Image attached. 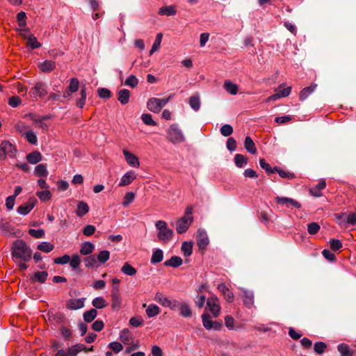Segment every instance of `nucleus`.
Masks as SVG:
<instances>
[{"label":"nucleus","mask_w":356,"mask_h":356,"mask_svg":"<svg viewBox=\"0 0 356 356\" xmlns=\"http://www.w3.org/2000/svg\"><path fill=\"white\" fill-rule=\"evenodd\" d=\"M136 177L135 172L132 170L127 172L120 179V186H125L130 184Z\"/></svg>","instance_id":"15"},{"label":"nucleus","mask_w":356,"mask_h":356,"mask_svg":"<svg viewBox=\"0 0 356 356\" xmlns=\"http://www.w3.org/2000/svg\"><path fill=\"white\" fill-rule=\"evenodd\" d=\"M189 104L195 111H199L200 108V98L198 95H195L189 98Z\"/></svg>","instance_id":"35"},{"label":"nucleus","mask_w":356,"mask_h":356,"mask_svg":"<svg viewBox=\"0 0 356 356\" xmlns=\"http://www.w3.org/2000/svg\"><path fill=\"white\" fill-rule=\"evenodd\" d=\"M98 264L99 266L101 264H104L106 263L110 258V252L108 250H102L96 256Z\"/></svg>","instance_id":"37"},{"label":"nucleus","mask_w":356,"mask_h":356,"mask_svg":"<svg viewBox=\"0 0 356 356\" xmlns=\"http://www.w3.org/2000/svg\"><path fill=\"white\" fill-rule=\"evenodd\" d=\"M235 165L238 168H243L248 163V159L242 154H237L234 156Z\"/></svg>","instance_id":"42"},{"label":"nucleus","mask_w":356,"mask_h":356,"mask_svg":"<svg viewBox=\"0 0 356 356\" xmlns=\"http://www.w3.org/2000/svg\"><path fill=\"white\" fill-rule=\"evenodd\" d=\"M54 245L47 241H43L38 245V249L39 250L46 253L52 251L54 250Z\"/></svg>","instance_id":"45"},{"label":"nucleus","mask_w":356,"mask_h":356,"mask_svg":"<svg viewBox=\"0 0 356 356\" xmlns=\"http://www.w3.org/2000/svg\"><path fill=\"white\" fill-rule=\"evenodd\" d=\"M134 198L135 194L133 192L126 193L122 202L123 207H128L134 200Z\"/></svg>","instance_id":"50"},{"label":"nucleus","mask_w":356,"mask_h":356,"mask_svg":"<svg viewBox=\"0 0 356 356\" xmlns=\"http://www.w3.org/2000/svg\"><path fill=\"white\" fill-rule=\"evenodd\" d=\"M168 139L172 143H181L185 141L182 131L177 124H172L167 131Z\"/></svg>","instance_id":"4"},{"label":"nucleus","mask_w":356,"mask_h":356,"mask_svg":"<svg viewBox=\"0 0 356 356\" xmlns=\"http://www.w3.org/2000/svg\"><path fill=\"white\" fill-rule=\"evenodd\" d=\"M11 254L14 259L26 262L31 258L32 250L23 240L18 239L13 243Z\"/></svg>","instance_id":"1"},{"label":"nucleus","mask_w":356,"mask_h":356,"mask_svg":"<svg viewBox=\"0 0 356 356\" xmlns=\"http://www.w3.org/2000/svg\"><path fill=\"white\" fill-rule=\"evenodd\" d=\"M158 98L156 97H152L149 99V100L147 102V108L152 112L154 113H159L161 108L159 105V102H157Z\"/></svg>","instance_id":"17"},{"label":"nucleus","mask_w":356,"mask_h":356,"mask_svg":"<svg viewBox=\"0 0 356 356\" xmlns=\"http://www.w3.org/2000/svg\"><path fill=\"white\" fill-rule=\"evenodd\" d=\"M209 242L207 232L199 229L197 234V244L200 250L206 249Z\"/></svg>","instance_id":"10"},{"label":"nucleus","mask_w":356,"mask_h":356,"mask_svg":"<svg viewBox=\"0 0 356 356\" xmlns=\"http://www.w3.org/2000/svg\"><path fill=\"white\" fill-rule=\"evenodd\" d=\"M244 147L245 149L250 154H254L257 152V149L254 143L250 136L245 137Z\"/></svg>","instance_id":"31"},{"label":"nucleus","mask_w":356,"mask_h":356,"mask_svg":"<svg viewBox=\"0 0 356 356\" xmlns=\"http://www.w3.org/2000/svg\"><path fill=\"white\" fill-rule=\"evenodd\" d=\"M37 196L42 202H46L51 199V193L49 190H44L42 191H38L36 193Z\"/></svg>","instance_id":"53"},{"label":"nucleus","mask_w":356,"mask_h":356,"mask_svg":"<svg viewBox=\"0 0 356 356\" xmlns=\"http://www.w3.org/2000/svg\"><path fill=\"white\" fill-rule=\"evenodd\" d=\"M69 263L71 268L76 270L81 264V258L79 255L74 254L72 258H70Z\"/></svg>","instance_id":"52"},{"label":"nucleus","mask_w":356,"mask_h":356,"mask_svg":"<svg viewBox=\"0 0 356 356\" xmlns=\"http://www.w3.org/2000/svg\"><path fill=\"white\" fill-rule=\"evenodd\" d=\"M203 326L208 330H212L213 321L211 320L209 315L204 314L202 315Z\"/></svg>","instance_id":"51"},{"label":"nucleus","mask_w":356,"mask_h":356,"mask_svg":"<svg viewBox=\"0 0 356 356\" xmlns=\"http://www.w3.org/2000/svg\"><path fill=\"white\" fill-rule=\"evenodd\" d=\"M22 136L31 145H36L38 138L35 133L32 130H29L22 134Z\"/></svg>","instance_id":"28"},{"label":"nucleus","mask_w":356,"mask_h":356,"mask_svg":"<svg viewBox=\"0 0 356 356\" xmlns=\"http://www.w3.org/2000/svg\"><path fill=\"white\" fill-rule=\"evenodd\" d=\"M48 276V273L46 271H37L35 273L33 277V281H38L40 283H44Z\"/></svg>","instance_id":"44"},{"label":"nucleus","mask_w":356,"mask_h":356,"mask_svg":"<svg viewBox=\"0 0 356 356\" xmlns=\"http://www.w3.org/2000/svg\"><path fill=\"white\" fill-rule=\"evenodd\" d=\"M94 249V244L91 242L86 241L81 245L80 253L82 255H88L93 252Z\"/></svg>","instance_id":"21"},{"label":"nucleus","mask_w":356,"mask_h":356,"mask_svg":"<svg viewBox=\"0 0 356 356\" xmlns=\"http://www.w3.org/2000/svg\"><path fill=\"white\" fill-rule=\"evenodd\" d=\"M163 258V252L161 249H157L153 252L151 258V263L153 264L161 262Z\"/></svg>","instance_id":"40"},{"label":"nucleus","mask_w":356,"mask_h":356,"mask_svg":"<svg viewBox=\"0 0 356 356\" xmlns=\"http://www.w3.org/2000/svg\"><path fill=\"white\" fill-rule=\"evenodd\" d=\"M79 81L76 78H72L70 81V85L68 86V90L71 93H74L79 90Z\"/></svg>","instance_id":"55"},{"label":"nucleus","mask_w":356,"mask_h":356,"mask_svg":"<svg viewBox=\"0 0 356 356\" xmlns=\"http://www.w3.org/2000/svg\"><path fill=\"white\" fill-rule=\"evenodd\" d=\"M83 261L85 264V266L87 268H97L99 266L95 254H91L90 256L86 257L83 259Z\"/></svg>","instance_id":"26"},{"label":"nucleus","mask_w":356,"mask_h":356,"mask_svg":"<svg viewBox=\"0 0 356 356\" xmlns=\"http://www.w3.org/2000/svg\"><path fill=\"white\" fill-rule=\"evenodd\" d=\"M120 339L124 344H129L132 339V334L128 329L122 330L120 333Z\"/></svg>","instance_id":"34"},{"label":"nucleus","mask_w":356,"mask_h":356,"mask_svg":"<svg viewBox=\"0 0 356 356\" xmlns=\"http://www.w3.org/2000/svg\"><path fill=\"white\" fill-rule=\"evenodd\" d=\"M192 214L193 208L188 207L185 210L184 216L176 222V231L178 234H183L188 230L193 220Z\"/></svg>","instance_id":"2"},{"label":"nucleus","mask_w":356,"mask_h":356,"mask_svg":"<svg viewBox=\"0 0 356 356\" xmlns=\"http://www.w3.org/2000/svg\"><path fill=\"white\" fill-rule=\"evenodd\" d=\"M275 202L277 204L285 205L287 208H301V204L294 199L287 197H276Z\"/></svg>","instance_id":"7"},{"label":"nucleus","mask_w":356,"mask_h":356,"mask_svg":"<svg viewBox=\"0 0 356 356\" xmlns=\"http://www.w3.org/2000/svg\"><path fill=\"white\" fill-rule=\"evenodd\" d=\"M241 291V296L243 302L245 307L250 309L254 305V293L252 291L248 290L245 288H239Z\"/></svg>","instance_id":"9"},{"label":"nucleus","mask_w":356,"mask_h":356,"mask_svg":"<svg viewBox=\"0 0 356 356\" xmlns=\"http://www.w3.org/2000/svg\"><path fill=\"white\" fill-rule=\"evenodd\" d=\"M159 15H163V16H173L175 15L177 13L176 7L175 6H163L159 8Z\"/></svg>","instance_id":"18"},{"label":"nucleus","mask_w":356,"mask_h":356,"mask_svg":"<svg viewBox=\"0 0 356 356\" xmlns=\"http://www.w3.org/2000/svg\"><path fill=\"white\" fill-rule=\"evenodd\" d=\"M26 13L23 11H21L19 13H17V22H18V24L20 27H25L26 26Z\"/></svg>","instance_id":"61"},{"label":"nucleus","mask_w":356,"mask_h":356,"mask_svg":"<svg viewBox=\"0 0 356 356\" xmlns=\"http://www.w3.org/2000/svg\"><path fill=\"white\" fill-rule=\"evenodd\" d=\"M141 120L147 125H156V122L152 119V115L149 113H143L141 115Z\"/></svg>","instance_id":"57"},{"label":"nucleus","mask_w":356,"mask_h":356,"mask_svg":"<svg viewBox=\"0 0 356 356\" xmlns=\"http://www.w3.org/2000/svg\"><path fill=\"white\" fill-rule=\"evenodd\" d=\"M207 307L210 312L214 317L218 316L220 312V306L218 303V300L216 297H211L207 299Z\"/></svg>","instance_id":"11"},{"label":"nucleus","mask_w":356,"mask_h":356,"mask_svg":"<svg viewBox=\"0 0 356 356\" xmlns=\"http://www.w3.org/2000/svg\"><path fill=\"white\" fill-rule=\"evenodd\" d=\"M154 300L161 305L163 307H166L168 305L170 299L168 297L164 296L161 292H157L155 294Z\"/></svg>","instance_id":"39"},{"label":"nucleus","mask_w":356,"mask_h":356,"mask_svg":"<svg viewBox=\"0 0 356 356\" xmlns=\"http://www.w3.org/2000/svg\"><path fill=\"white\" fill-rule=\"evenodd\" d=\"M85 300V298H81L77 299H69L66 302V307L71 310H76L81 309L84 307Z\"/></svg>","instance_id":"12"},{"label":"nucleus","mask_w":356,"mask_h":356,"mask_svg":"<svg viewBox=\"0 0 356 356\" xmlns=\"http://www.w3.org/2000/svg\"><path fill=\"white\" fill-rule=\"evenodd\" d=\"M81 97L77 100L76 105L79 108H82L86 103V88L82 87L81 89Z\"/></svg>","instance_id":"49"},{"label":"nucleus","mask_w":356,"mask_h":356,"mask_svg":"<svg viewBox=\"0 0 356 356\" xmlns=\"http://www.w3.org/2000/svg\"><path fill=\"white\" fill-rule=\"evenodd\" d=\"M122 153L124 156L125 160L127 163L133 168H138L140 165V162L138 161V157L129 152L127 149H124L122 150Z\"/></svg>","instance_id":"13"},{"label":"nucleus","mask_w":356,"mask_h":356,"mask_svg":"<svg viewBox=\"0 0 356 356\" xmlns=\"http://www.w3.org/2000/svg\"><path fill=\"white\" fill-rule=\"evenodd\" d=\"M27 45L32 49H37L41 46V44L38 41L37 38L33 35H30L28 38Z\"/></svg>","instance_id":"54"},{"label":"nucleus","mask_w":356,"mask_h":356,"mask_svg":"<svg viewBox=\"0 0 356 356\" xmlns=\"http://www.w3.org/2000/svg\"><path fill=\"white\" fill-rule=\"evenodd\" d=\"M180 314L184 318H188L192 315V311L189 305L185 302L180 304Z\"/></svg>","instance_id":"41"},{"label":"nucleus","mask_w":356,"mask_h":356,"mask_svg":"<svg viewBox=\"0 0 356 356\" xmlns=\"http://www.w3.org/2000/svg\"><path fill=\"white\" fill-rule=\"evenodd\" d=\"M88 211L89 207L87 203L82 201L78 203L76 213L79 217L83 216L88 212Z\"/></svg>","instance_id":"33"},{"label":"nucleus","mask_w":356,"mask_h":356,"mask_svg":"<svg viewBox=\"0 0 356 356\" xmlns=\"http://www.w3.org/2000/svg\"><path fill=\"white\" fill-rule=\"evenodd\" d=\"M348 218V213H341L335 215L337 222L343 227H347L346 218Z\"/></svg>","instance_id":"48"},{"label":"nucleus","mask_w":356,"mask_h":356,"mask_svg":"<svg viewBox=\"0 0 356 356\" xmlns=\"http://www.w3.org/2000/svg\"><path fill=\"white\" fill-rule=\"evenodd\" d=\"M224 89L230 95H235L238 93V87L230 80H225L223 84Z\"/></svg>","instance_id":"19"},{"label":"nucleus","mask_w":356,"mask_h":356,"mask_svg":"<svg viewBox=\"0 0 356 356\" xmlns=\"http://www.w3.org/2000/svg\"><path fill=\"white\" fill-rule=\"evenodd\" d=\"M183 263L182 259L177 256H173L170 259L164 262L165 266H170L173 268H177L180 266Z\"/></svg>","instance_id":"25"},{"label":"nucleus","mask_w":356,"mask_h":356,"mask_svg":"<svg viewBox=\"0 0 356 356\" xmlns=\"http://www.w3.org/2000/svg\"><path fill=\"white\" fill-rule=\"evenodd\" d=\"M47 95V86L43 82H38L30 90V95L33 98L44 97Z\"/></svg>","instance_id":"6"},{"label":"nucleus","mask_w":356,"mask_h":356,"mask_svg":"<svg viewBox=\"0 0 356 356\" xmlns=\"http://www.w3.org/2000/svg\"><path fill=\"white\" fill-rule=\"evenodd\" d=\"M145 312L148 318H152L160 314L161 309L156 305L150 304L147 306Z\"/></svg>","instance_id":"24"},{"label":"nucleus","mask_w":356,"mask_h":356,"mask_svg":"<svg viewBox=\"0 0 356 356\" xmlns=\"http://www.w3.org/2000/svg\"><path fill=\"white\" fill-rule=\"evenodd\" d=\"M337 350L341 356H353L354 351L349 346L344 343H340L337 346Z\"/></svg>","instance_id":"32"},{"label":"nucleus","mask_w":356,"mask_h":356,"mask_svg":"<svg viewBox=\"0 0 356 356\" xmlns=\"http://www.w3.org/2000/svg\"><path fill=\"white\" fill-rule=\"evenodd\" d=\"M325 186V181L323 179L320 180L315 187L310 188L311 194L315 197H321L322 195L321 190H323Z\"/></svg>","instance_id":"20"},{"label":"nucleus","mask_w":356,"mask_h":356,"mask_svg":"<svg viewBox=\"0 0 356 356\" xmlns=\"http://www.w3.org/2000/svg\"><path fill=\"white\" fill-rule=\"evenodd\" d=\"M320 225L317 222H311L307 225V231L309 234H315L320 230Z\"/></svg>","instance_id":"60"},{"label":"nucleus","mask_w":356,"mask_h":356,"mask_svg":"<svg viewBox=\"0 0 356 356\" xmlns=\"http://www.w3.org/2000/svg\"><path fill=\"white\" fill-rule=\"evenodd\" d=\"M130 98V92L127 89H122L118 92V101L123 105L127 104Z\"/></svg>","instance_id":"27"},{"label":"nucleus","mask_w":356,"mask_h":356,"mask_svg":"<svg viewBox=\"0 0 356 356\" xmlns=\"http://www.w3.org/2000/svg\"><path fill=\"white\" fill-rule=\"evenodd\" d=\"M97 312L95 309H91L83 313V319L87 323L92 322L97 316Z\"/></svg>","instance_id":"43"},{"label":"nucleus","mask_w":356,"mask_h":356,"mask_svg":"<svg viewBox=\"0 0 356 356\" xmlns=\"http://www.w3.org/2000/svg\"><path fill=\"white\" fill-rule=\"evenodd\" d=\"M26 160L31 164H36L42 160V155L39 152L34 151L26 155Z\"/></svg>","instance_id":"22"},{"label":"nucleus","mask_w":356,"mask_h":356,"mask_svg":"<svg viewBox=\"0 0 356 356\" xmlns=\"http://www.w3.org/2000/svg\"><path fill=\"white\" fill-rule=\"evenodd\" d=\"M155 227L158 230L157 237L163 242L170 241L173 236V231L167 226V223L163 220H158L155 223Z\"/></svg>","instance_id":"3"},{"label":"nucleus","mask_w":356,"mask_h":356,"mask_svg":"<svg viewBox=\"0 0 356 356\" xmlns=\"http://www.w3.org/2000/svg\"><path fill=\"white\" fill-rule=\"evenodd\" d=\"M86 348V347L85 345L77 343L69 348L67 354L70 356H76L79 353L85 350Z\"/></svg>","instance_id":"29"},{"label":"nucleus","mask_w":356,"mask_h":356,"mask_svg":"<svg viewBox=\"0 0 356 356\" xmlns=\"http://www.w3.org/2000/svg\"><path fill=\"white\" fill-rule=\"evenodd\" d=\"M316 86V84H313L311 86L304 88L300 92V100H305L315 90Z\"/></svg>","instance_id":"30"},{"label":"nucleus","mask_w":356,"mask_h":356,"mask_svg":"<svg viewBox=\"0 0 356 356\" xmlns=\"http://www.w3.org/2000/svg\"><path fill=\"white\" fill-rule=\"evenodd\" d=\"M331 249L334 251H337L342 248L341 242L338 239H331L329 242Z\"/></svg>","instance_id":"64"},{"label":"nucleus","mask_w":356,"mask_h":356,"mask_svg":"<svg viewBox=\"0 0 356 356\" xmlns=\"http://www.w3.org/2000/svg\"><path fill=\"white\" fill-rule=\"evenodd\" d=\"M220 134L223 136H229L233 133V128L230 124H226L221 127L220 128Z\"/></svg>","instance_id":"59"},{"label":"nucleus","mask_w":356,"mask_h":356,"mask_svg":"<svg viewBox=\"0 0 356 356\" xmlns=\"http://www.w3.org/2000/svg\"><path fill=\"white\" fill-rule=\"evenodd\" d=\"M112 307L119 309L121 306V298L119 293V286H113L111 292Z\"/></svg>","instance_id":"14"},{"label":"nucleus","mask_w":356,"mask_h":356,"mask_svg":"<svg viewBox=\"0 0 356 356\" xmlns=\"http://www.w3.org/2000/svg\"><path fill=\"white\" fill-rule=\"evenodd\" d=\"M38 200L35 197H30L27 202L17 207V211L19 214L26 216L34 208Z\"/></svg>","instance_id":"8"},{"label":"nucleus","mask_w":356,"mask_h":356,"mask_svg":"<svg viewBox=\"0 0 356 356\" xmlns=\"http://www.w3.org/2000/svg\"><path fill=\"white\" fill-rule=\"evenodd\" d=\"M181 251L186 257L191 255L193 252L192 243L184 241L181 245Z\"/></svg>","instance_id":"46"},{"label":"nucleus","mask_w":356,"mask_h":356,"mask_svg":"<svg viewBox=\"0 0 356 356\" xmlns=\"http://www.w3.org/2000/svg\"><path fill=\"white\" fill-rule=\"evenodd\" d=\"M39 67L43 72H49L56 67V63L51 60H46L40 63Z\"/></svg>","instance_id":"23"},{"label":"nucleus","mask_w":356,"mask_h":356,"mask_svg":"<svg viewBox=\"0 0 356 356\" xmlns=\"http://www.w3.org/2000/svg\"><path fill=\"white\" fill-rule=\"evenodd\" d=\"M92 304L97 309H103L107 305L106 300L102 297H97L94 298Z\"/></svg>","instance_id":"47"},{"label":"nucleus","mask_w":356,"mask_h":356,"mask_svg":"<svg viewBox=\"0 0 356 356\" xmlns=\"http://www.w3.org/2000/svg\"><path fill=\"white\" fill-rule=\"evenodd\" d=\"M259 165L268 174H272L275 172V168H272L270 165L266 162L264 159L259 160Z\"/></svg>","instance_id":"58"},{"label":"nucleus","mask_w":356,"mask_h":356,"mask_svg":"<svg viewBox=\"0 0 356 356\" xmlns=\"http://www.w3.org/2000/svg\"><path fill=\"white\" fill-rule=\"evenodd\" d=\"M34 174L39 177H45L48 175L47 167L44 164H39L36 165L34 170Z\"/></svg>","instance_id":"36"},{"label":"nucleus","mask_w":356,"mask_h":356,"mask_svg":"<svg viewBox=\"0 0 356 356\" xmlns=\"http://www.w3.org/2000/svg\"><path fill=\"white\" fill-rule=\"evenodd\" d=\"M121 272L126 275L134 276L136 273V270L129 263L126 262L121 268Z\"/></svg>","instance_id":"38"},{"label":"nucleus","mask_w":356,"mask_h":356,"mask_svg":"<svg viewBox=\"0 0 356 356\" xmlns=\"http://www.w3.org/2000/svg\"><path fill=\"white\" fill-rule=\"evenodd\" d=\"M138 83V80L134 75H130L124 81V85L134 88Z\"/></svg>","instance_id":"56"},{"label":"nucleus","mask_w":356,"mask_h":356,"mask_svg":"<svg viewBox=\"0 0 356 356\" xmlns=\"http://www.w3.org/2000/svg\"><path fill=\"white\" fill-rule=\"evenodd\" d=\"M0 229L6 237H10L15 234L13 226L6 221L1 220L0 222Z\"/></svg>","instance_id":"16"},{"label":"nucleus","mask_w":356,"mask_h":356,"mask_svg":"<svg viewBox=\"0 0 356 356\" xmlns=\"http://www.w3.org/2000/svg\"><path fill=\"white\" fill-rule=\"evenodd\" d=\"M29 234L35 238H42L44 235V231L42 229H30Z\"/></svg>","instance_id":"63"},{"label":"nucleus","mask_w":356,"mask_h":356,"mask_svg":"<svg viewBox=\"0 0 356 356\" xmlns=\"http://www.w3.org/2000/svg\"><path fill=\"white\" fill-rule=\"evenodd\" d=\"M16 152V147L10 141H2L0 146V160H4L6 156L15 157Z\"/></svg>","instance_id":"5"},{"label":"nucleus","mask_w":356,"mask_h":356,"mask_svg":"<svg viewBox=\"0 0 356 356\" xmlns=\"http://www.w3.org/2000/svg\"><path fill=\"white\" fill-rule=\"evenodd\" d=\"M326 344L324 343V342H316L315 344H314V351L318 354V355H321L324 353L325 348H326Z\"/></svg>","instance_id":"62"}]
</instances>
